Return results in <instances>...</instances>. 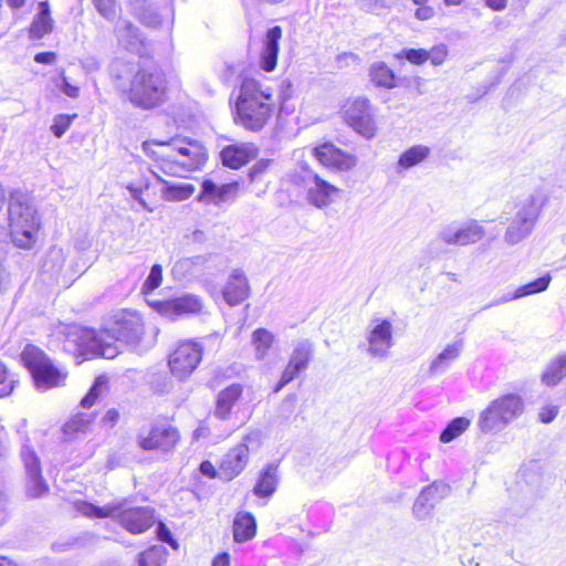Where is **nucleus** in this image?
Instances as JSON below:
<instances>
[{
    "label": "nucleus",
    "mask_w": 566,
    "mask_h": 566,
    "mask_svg": "<svg viewBox=\"0 0 566 566\" xmlns=\"http://www.w3.org/2000/svg\"><path fill=\"white\" fill-rule=\"evenodd\" d=\"M429 155L430 148L428 146L415 145L400 155L398 165L405 169H408L422 163Z\"/></svg>",
    "instance_id": "4c0bfd02"
},
{
    "label": "nucleus",
    "mask_w": 566,
    "mask_h": 566,
    "mask_svg": "<svg viewBox=\"0 0 566 566\" xmlns=\"http://www.w3.org/2000/svg\"><path fill=\"white\" fill-rule=\"evenodd\" d=\"M73 506L80 515L88 518H113L115 512V503L98 506L91 502L78 500L74 502Z\"/></svg>",
    "instance_id": "c9c22d12"
},
{
    "label": "nucleus",
    "mask_w": 566,
    "mask_h": 566,
    "mask_svg": "<svg viewBox=\"0 0 566 566\" xmlns=\"http://www.w3.org/2000/svg\"><path fill=\"white\" fill-rule=\"evenodd\" d=\"M0 566H18V564L6 556H0Z\"/></svg>",
    "instance_id": "0e129e2a"
},
{
    "label": "nucleus",
    "mask_w": 566,
    "mask_h": 566,
    "mask_svg": "<svg viewBox=\"0 0 566 566\" xmlns=\"http://www.w3.org/2000/svg\"><path fill=\"white\" fill-rule=\"evenodd\" d=\"M205 354L203 345L196 339H181L167 356V366L172 377L188 379L199 367Z\"/></svg>",
    "instance_id": "9b49d317"
},
{
    "label": "nucleus",
    "mask_w": 566,
    "mask_h": 566,
    "mask_svg": "<svg viewBox=\"0 0 566 566\" xmlns=\"http://www.w3.org/2000/svg\"><path fill=\"white\" fill-rule=\"evenodd\" d=\"M256 534L255 517L249 512L237 513L233 521V539L243 543L252 539Z\"/></svg>",
    "instance_id": "2f4dec72"
},
{
    "label": "nucleus",
    "mask_w": 566,
    "mask_h": 566,
    "mask_svg": "<svg viewBox=\"0 0 566 566\" xmlns=\"http://www.w3.org/2000/svg\"><path fill=\"white\" fill-rule=\"evenodd\" d=\"M558 415V407L557 406H545L542 408V410L538 413V418L541 422L543 423H549L552 422Z\"/></svg>",
    "instance_id": "4d7b16f0"
},
{
    "label": "nucleus",
    "mask_w": 566,
    "mask_h": 566,
    "mask_svg": "<svg viewBox=\"0 0 566 566\" xmlns=\"http://www.w3.org/2000/svg\"><path fill=\"white\" fill-rule=\"evenodd\" d=\"M311 155L323 168L334 174L352 172L358 166V157L333 140L316 143L311 148Z\"/></svg>",
    "instance_id": "f8f14e48"
},
{
    "label": "nucleus",
    "mask_w": 566,
    "mask_h": 566,
    "mask_svg": "<svg viewBox=\"0 0 566 566\" xmlns=\"http://www.w3.org/2000/svg\"><path fill=\"white\" fill-rule=\"evenodd\" d=\"M446 275L453 282H460L459 275L452 272H447Z\"/></svg>",
    "instance_id": "338daca9"
},
{
    "label": "nucleus",
    "mask_w": 566,
    "mask_h": 566,
    "mask_svg": "<svg viewBox=\"0 0 566 566\" xmlns=\"http://www.w3.org/2000/svg\"><path fill=\"white\" fill-rule=\"evenodd\" d=\"M181 442L180 429L172 418L161 417L151 420L136 436V444L144 452L172 453Z\"/></svg>",
    "instance_id": "0eeeda50"
},
{
    "label": "nucleus",
    "mask_w": 566,
    "mask_h": 566,
    "mask_svg": "<svg viewBox=\"0 0 566 566\" xmlns=\"http://www.w3.org/2000/svg\"><path fill=\"white\" fill-rule=\"evenodd\" d=\"M493 11H502L507 7L509 0H483Z\"/></svg>",
    "instance_id": "052dcab7"
},
{
    "label": "nucleus",
    "mask_w": 566,
    "mask_h": 566,
    "mask_svg": "<svg viewBox=\"0 0 566 566\" xmlns=\"http://www.w3.org/2000/svg\"><path fill=\"white\" fill-rule=\"evenodd\" d=\"M566 377V353L556 356L541 376L547 387L558 385Z\"/></svg>",
    "instance_id": "f704fd0d"
},
{
    "label": "nucleus",
    "mask_w": 566,
    "mask_h": 566,
    "mask_svg": "<svg viewBox=\"0 0 566 566\" xmlns=\"http://www.w3.org/2000/svg\"><path fill=\"white\" fill-rule=\"evenodd\" d=\"M211 566H231V557L228 552L219 553L212 560Z\"/></svg>",
    "instance_id": "bf43d9fd"
},
{
    "label": "nucleus",
    "mask_w": 566,
    "mask_h": 566,
    "mask_svg": "<svg viewBox=\"0 0 566 566\" xmlns=\"http://www.w3.org/2000/svg\"><path fill=\"white\" fill-rule=\"evenodd\" d=\"M196 191L191 184L167 185L164 190V197L168 201H182L189 199Z\"/></svg>",
    "instance_id": "79ce46f5"
},
{
    "label": "nucleus",
    "mask_w": 566,
    "mask_h": 566,
    "mask_svg": "<svg viewBox=\"0 0 566 566\" xmlns=\"http://www.w3.org/2000/svg\"><path fill=\"white\" fill-rule=\"evenodd\" d=\"M7 3L11 9H20L25 4V0H7Z\"/></svg>",
    "instance_id": "e2e57ef3"
},
{
    "label": "nucleus",
    "mask_w": 566,
    "mask_h": 566,
    "mask_svg": "<svg viewBox=\"0 0 566 566\" xmlns=\"http://www.w3.org/2000/svg\"><path fill=\"white\" fill-rule=\"evenodd\" d=\"M428 61L434 65H442L449 57V49L447 44L439 43L427 50Z\"/></svg>",
    "instance_id": "de8ad7c7"
},
{
    "label": "nucleus",
    "mask_w": 566,
    "mask_h": 566,
    "mask_svg": "<svg viewBox=\"0 0 566 566\" xmlns=\"http://www.w3.org/2000/svg\"><path fill=\"white\" fill-rule=\"evenodd\" d=\"M368 352L373 356H385L394 345L392 324L389 319H375L368 332Z\"/></svg>",
    "instance_id": "aec40b11"
},
{
    "label": "nucleus",
    "mask_w": 566,
    "mask_h": 566,
    "mask_svg": "<svg viewBox=\"0 0 566 566\" xmlns=\"http://www.w3.org/2000/svg\"><path fill=\"white\" fill-rule=\"evenodd\" d=\"M151 307L163 316L175 318L184 315L201 313L203 302L201 297L197 295L186 294L178 297L153 302Z\"/></svg>",
    "instance_id": "a211bd4d"
},
{
    "label": "nucleus",
    "mask_w": 566,
    "mask_h": 566,
    "mask_svg": "<svg viewBox=\"0 0 566 566\" xmlns=\"http://www.w3.org/2000/svg\"><path fill=\"white\" fill-rule=\"evenodd\" d=\"M285 401L286 402H291L292 408H294L295 407V402H296V396L295 395H290V396L286 397Z\"/></svg>",
    "instance_id": "774afa93"
},
{
    "label": "nucleus",
    "mask_w": 566,
    "mask_h": 566,
    "mask_svg": "<svg viewBox=\"0 0 566 566\" xmlns=\"http://www.w3.org/2000/svg\"><path fill=\"white\" fill-rule=\"evenodd\" d=\"M220 155L226 167L240 169L256 157L258 149L251 144H234L226 146Z\"/></svg>",
    "instance_id": "bb28decb"
},
{
    "label": "nucleus",
    "mask_w": 566,
    "mask_h": 566,
    "mask_svg": "<svg viewBox=\"0 0 566 566\" xmlns=\"http://www.w3.org/2000/svg\"><path fill=\"white\" fill-rule=\"evenodd\" d=\"M168 551L159 545H151L140 552L137 557V566H165Z\"/></svg>",
    "instance_id": "e433bc0d"
},
{
    "label": "nucleus",
    "mask_w": 566,
    "mask_h": 566,
    "mask_svg": "<svg viewBox=\"0 0 566 566\" xmlns=\"http://www.w3.org/2000/svg\"><path fill=\"white\" fill-rule=\"evenodd\" d=\"M343 123L357 135L373 139L378 134L375 107L367 96H355L344 101L339 108Z\"/></svg>",
    "instance_id": "6e6552de"
},
{
    "label": "nucleus",
    "mask_w": 566,
    "mask_h": 566,
    "mask_svg": "<svg viewBox=\"0 0 566 566\" xmlns=\"http://www.w3.org/2000/svg\"><path fill=\"white\" fill-rule=\"evenodd\" d=\"M541 208L542 205L534 199L521 208L505 232V238L510 243L518 242L531 232L539 216Z\"/></svg>",
    "instance_id": "6ab92c4d"
},
{
    "label": "nucleus",
    "mask_w": 566,
    "mask_h": 566,
    "mask_svg": "<svg viewBox=\"0 0 566 566\" xmlns=\"http://www.w3.org/2000/svg\"><path fill=\"white\" fill-rule=\"evenodd\" d=\"M56 59L55 52H39L34 55V61L39 64H53Z\"/></svg>",
    "instance_id": "13d9d810"
},
{
    "label": "nucleus",
    "mask_w": 566,
    "mask_h": 566,
    "mask_svg": "<svg viewBox=\"0 0 566 566\" xmlns=\"http://www.w3.org/2000/svg\"><path fill=\"white\" fill-rule=\"evenodd\" d=\"M120 420V411L117 408H108L101 417V426L106 429L115 428Z\"/></svg>",
    "instance_id": "09e8293b"
},
{
    "label": "nucleus",
    "mask_w": 566,
    "mask_h": 566,
    "mask_svg": "<svg viewBox=\"0 0 566 566\" xmlns=\"http://www.w3.org/2000/svg\"><path fill=\"white\" fill-rule=\"evenodd\" d=\"M280 113L273 87L253 77H244L239 85L232 107L233 123L244 130H262Z\"/></svg>",
    "instance_id": "f03ea898"
},
{
    "label": "nucleus",
    "mask_w": 566,
    "mask_h": 566,
    "mask_svg": "<svg viewBox=\"0 0 566 566\" xmlns=\"http://www.w3.org/2000/svg\"><path fill=\"white\" fill-rule=\"evenodd\" d=\"M113 520L130 534H143L157 522L156 510L147 505H130L127 501L115 502Z\"/></svg>",
    "instance_id": "4468645a"
},
{
    "label": "nucleus",
    "mask_w": 566,
    "mask_h": 566,
    "mask_svg": "<svg viewBox=\"0 0 566 566\" xmlns=\"http://www.w3.org/2000/svg\"><path fill=\"white\" fill-rule=\"evenodd\" d=\"M282 36L283 29L280 25H274L265 32L260 53V67L264 72L270 73L276 69Z\"/></svg>",
    "instance_id": "5701e85b"
},
{
    "label": "nucleus",
    "mask_w": 566,
    "mask_h": 566,
    "mask_svg": "<svg viewBox=\"0 0 566 566\" xmlns=\"http://www.w3.org/2000/svg\"><path fill=\"white\" fill-rule=\"evenodd\" d=\"M109 387L111 377L107 374L97 375L87 392L81 398L80 406L83 409H91L96 405L103 394L109 390Z\"/></svg>",
    "instance_id": "473e14b6"
},
{
    "label": "nucleus",
    "mask_w": 566,
    "mask_h": 566,
    "mask_svg": "<svg viewBox=\"0 0 566 566\" xmlns=\"http://www.w3.org/2000/svg\"><path fill=\"white\" fill-rule=\"evenodd\" d=\"M102 331L106 343L120 349V343L136 344L143 338L145 322L138 312L124 308L113 314Z\"/></svg>",
    "instance_id": "1a4fd4ad"
},
{
    "label": "nucleus",
    "mask_w": 566,
    "mask_h": 566,
    "mask_svg": "<svg viewBox=\"0 0 566 566\" xmlns=\"http://www.w3.org/2000/svg\"><path fill=\"white\" fill-rule=\"evenodd\" d=\"M9 289V281L7 279L6 272L2 268H0V292H4Z\"/></svg>",
    "instance_id": "680f3d73"
},
{
    "label": "nucleus",
    "mask_w": 566,
    "mask_h": 566,
    "mask_svg": "<svg viewBox=\"0 0 566 566\" xmlns=\"http://www.w3.org/2000/svg\"><path fill=\"white\" fill-rule=\"evenodd\" d=\"M97 412L76 411L72 413L61 426L63 440L72 442L87 434L96 420Z\"/></svg>",
    "instance_id": "4be33fe9"
},
{
    "label": "nucleus",
    "mask_w": 566,
    "mask_h": 566,
    "mask_svg": "<svg viewBox=\"0 0 566 566\" xmlns=\"http://www.w3.org/2000/svg\"><path fill=\"white\" fill-rule=\"evenodd\" d=\"M397 60H407L412 65H422L428 62L427 50L419 48H406L395 54Z\"/></svg>",
    "instance_id": "37998d69"
},
{
    "label": "nucleus",
    "mask_w": 566,
    "mask_h": 566,
    "mask_svg": "<svg viewBox=\"0 0 566 566\" xmlns=\"http://www.w3.org/2000/svg\"><path fill=\"white\" fill-rule=\"evenodd\" d=\"M292 184L295 187H306V200L315 208L323 209L332 205L334 199L340 193V189L323 178L318 172L307 168L303 175L297 174L292 177Z\"/></svg>",
    "instance_id": "ddd939ff"
},
{
    "label": "nucleus",
    "mask_w": 566,
    "mask_h": 566,
    "mask_svg": "<svg viewBox=\"0 0 566 566\" xmlns=\"http://www.w3.org/2000/svg\"><path fill=\"white\" fill-rule=\"evenodd\" d=\"M417 6L415 15L418 20L426 21L434 15V9L429 4V0H412Z\"/></svg>",
    "instance_id": "3c124183"
},
{
    "label": "nucleus",
    "mask_w": 566,
    "mask_h": 566,
    "mask_svg": "<svg viewBox=\"0 0 566 566\" xmlns=\"http://www.w3.org/2000/svg\"><path fill=\"white\" fill-rule=\"evenodd\" d=\"M157 537L159 541L169 544L174 549L179 547V544L172 536L170 528L161 521H159L157 524Z\"/></svg>",
    "instance_id": "603ef678"
},
{
    "label": "nucleus",
    "mask_w": 566,
    "mask_h": 566,
    "mask_svg": "<svg viewBox=\"0 0 566 566\" xmlns=\"http://www.w3.org/2000/svg\"><path fill=\"white\" fill-rule=\"evenodd\" d=\"M163 283V266L160 264H154L150 272L143 283L142 293L147 295L158 289Z\"/></svg>",
    "instance_id": "a18cd8bd"
},
{
    "label": "nucleus",
    "mask_w": 566,
    "mask_h": 566,
    "mask_svg": "<svg viewBox=\"0 0 566 566\" xmlns=\"http://www.w3.org/2000/svg\"><path fill=\"white\" fill-rule=\"evenodd\" d=\"M272 165V159H261L256 161L250 169V179L252 181L261 180L262 176L269 171Z\"/></svg>",
    "instance_id": "8fccbe9b"
},
{
    "label": "nucleus",
    "mask_w": 566,
    "mask_h": 566,
    "mask_svg": "<svg viewBox=\"0 0 566 566\" xmlns=\"http://www.w3.org/2000/svg\"><path fill=\"white\" fill-rule=\"evenodd\" d=\"M277 483V464L268 463L256 479L253 493L261 499L270 497L275 492Z\"/></svg>",
    "instance_id": "c756f323"
},
{
    "label": "nucleus",
    "mask_w": 566,
    "mask_h": 566,
    "mask_svg": "<svg viewBox=\"0 0 566 566\" xmlns=\"http://www.w3.org/2000/svg\"><path fill=\"white\" fill-rule=\"evenodd\" d=\"M97 12L106 20L113 21L120 11L118 0H91Z\"/></svg>",
    "instance_id": "c03bdc74"
},
{
    "label": "nucleus",
    "mask_w": 566,
    "mask_h": 566,
    "mask_svg": "<svg viewBox=\"0 0 566 566\" xmlns=\"http://www.w3.org/2000/svg\"><path fill=\"white\" fill-rule=\"evenodd\" d=\"M8 235L14 247L21 250L33 249L40 238L41 218L30 201L21 193H11L8 202Z\"/></svg>",
    "instance_id": "20e7f679"
},
{
    "label": "nucleus",
    "mask_w": 566,
    "mask_h": 566,
    "mask_svg": "<svg viewBox=\"0 0 566 566\" xmlns=\"http://www.w3.org/2000/svg\"><path fill=\"white\" fill-rule=\"evenodd\" d=\"M199 472L208 478V479H219L221 480V470L220 465L216 467V464L210 460H202L199 464Z\"/></svg>",
    "instance_id": "864d4df0"
},
{
    "label": "nucleus",
    "mask_w": 566,
    "mask_h": 566,
    "mask_svg": "<svg viewBox=\"0 0 566 566\" xmlns=\"http://www.w3.org/2000/svg\"><path fill=\"white\" fill-rule=\"evenodd\" d=\"M61 77H62V87H61L62 92L71 98H77L80 96V92H81L80 86L71 84L69 82L67 77L65 76L64 71H62Z\"/></svg>",
    "instance_id": "6e6d98bb"
},
{
    "label": "nucleus",
    "mask_w": 566,
    "mask_h": 566,
    "mask_svg": "<svg viewBox=\"0 0 566 566\" xmlns=\"http://www.w3.org/2000/svg\"><path fill=\"white\" fill-rule=\"evenodd\" d=\"M18 384L17 375L0 359V398L9 397Z\"/></svg>",
    "instance_id": "a19ab883"
},
{
    "label": "nucleus",
    "mask_w": 566,
    "mask_h": 566,
    "mask_svg": "<svg viewBox=\"0 0 566 566\" xmlns=\"http://www.w3.org/2000/svg\"><path fill=\"white\" fill-rule=\"evenodd\" d=\"M368 78L370 84L379 90L390 91L399 87L401 84V77L384 61H377L370 64Z\"/></svg>",
    "instance_id": "a878e982"
},
{
    "label": "nucleus",
    "mask_w": 566,
    "mask_h": 566,
    "mask_svg": "<svg viewBox=\"0 0 566 566\" xmlns=\"http://www.w3.org/2000/svg\"><path fill=\"white\" fill-rule=\"evenodd\" d=\"M22 366L30 373L36 388L51 389L64 386L69 373L57 366L40 346L29 343L20 353Z\"/></svg>",
    "instance_id": "423d86ee"
},
{
    "label": "nucleus",
    "mask_w": 566,
    "mask_h": 566,
    "mask_svg": "<svg viewBox=\"0 0 566 566\" xmlns=\"http://www.w3.org/2000/svg\"><path fill=\"white\" fill-rule=\"evenodd\" d=\"M484 234L483 229L476 223L467 224L455 231H448L442 234L447 244L468 245L479 241Z\"/></svg>",
    "instance_id": "7c9ffc66"
},
{
    "label": "nucleus",
    "mask_w": 566,
    "mask_h": 566,
    "mask_svg": "<svg viewBox=\"0 0 566 566\" xmlns=\"http://www.w3.org/2000/svg\"><path fill=\"white\" fill-rule=\"evenodd\" d=\"M251 294V287L245 273L242 270H234L226 282L222 295L230 306L240 305Z\"/></svg>",
    "instance_id": "b1692460"
},
{
    "label": "nucleus",
    "mask_w": 566,
    "mask_h": 566,
    "mask_svg": "<svg viewBox=\"0 0 566 566\" xmlns=\"http://www.w3.org/2000/svg\"><path fill=\"white\" fill-rule=\"evenodd\" d=\"M39 7V13L33 17L28 28V38L33 42L40 41L45 35L50 34L54 25L49 2L42 1Z\"/></svg>",
    "instance_id": "cd10ccee"
},
{
    "label": "nucleus",
    "mask_w": 566,
    "mask_h": 566,
    "mask_svg": "<svg viewBox=\"0 0 566 566\" xmlns=\"http://www.w3.org/2000/svg\"><path fill=\"white\" fill-rule=\"evenodd\" d=\"M126 188L145 209L153 211L156 208L159 195L155 185L149 181H133Z\"/></svg>",
    "instance_id": "c85d7f7f"
},
{
    "label": "nucleus",
    "mask_w": 566,
    "mask_h": 566,
    "mask_svg": "<svg viewBox=\"0 0 566 566\" xmlns=\"http://www.w3.org/2000/svg\"><path fill=\"white\" fill-rule=\"evenodd\" d=\"M524 411V400L517 394H505L493 399L480 413L478 424L489 433L509 424Z\"/></svg>",
    "instance_id": "9d476101"
},
{
    "label": "nucleus",
    "mask_w": 566,
    "mask_h": 566,
    "mask_svg": "<svg viewBox=\"0 0 566 566\" xmlns=\"http://www.w3.org/2000/svg\"><path fill=\"white\" fill-rule=\"evenodd\" d=\"M239 193L240 182L237 180L218 186L212 180L205 179L201 182L199 200L220 206L226 202L234 201L239 197Z\"/></svg>",
    "instance_id": "412c9836"
},
{
    "label": "nucleus",
    "mask_w": 566,
    "mask_h": 566,
    "mask_svg": "<svg viewBox=\"0 0 566 566\" xmlns=\"http://www.w3.org/2000/svg\"><path fill=\"white\" fill-rule=\"evenodd\" d=\"M251 344L258 359H264L272 350L275 344V336L264 327H259L252 332Z\"/></svg>",
    "instance_id": "72a5a7b5"
},
{
    "label": "nucleus",
    "mask_w": 566,
    "mask_h": 566,
    "mask_svg": "<svg viewBox=\"0 0 566 566\" xmlns=\"http://www.w3.org/2000/svg\"><path fill=\"white\" fill-rule=\"evenodd\" d=\"M552 276L548 273L537 277L536 280L518 286L514 292V298L544 292L548 289Z\"/></svg>",
    "instance_id": "58836bf2"
},
{
    "label": "nucleus",
    "mask_w": 566,
    "mask_h": 566,
    "mask_svg": "<svg viewBox=\"0 0 566 566\" xmlns=\"http://www.w3.org/2000/svg\"><path fill=\"white\" fill-rule=\"evenodd\" d=\"M314 357L313 345L308 342L297 344L285 365L280 379L273 387L274 392L281 391L286 385L296 379L301 373L305 371Z\"/></svg>",
    "instance_id": "dca6fc26"
},
{
    "label": "nucleus",
    "mask_w": 566,
    "mask_h": 566,
    "mask_svg": "<svg viewBox=\"0 0 566 566\" xmlns=\"http://www.w3.org/2000/svg\"><path fill=\"white\" fill-rule=\"evenodd\" d=\"M260 3L269 4V6H280L287 2V0H258Z\"/></svg>",
    "instance_id": "69168bd1"
},
{
    "label": "nucleus",
    "mask_w": 566,
    "mask_h": 566,
    "mask_svg": "<svg viewBox=\"0 0 566 566\" xmlns=\"http://www.w3.org/2000/svg\"><path fill=\"white\" fill-rule=\"evenodd\" d=\"M77 117V114H59L54 117L53 124L50 129L56 138H61L67 129L71 127L73 120Z\"/></svg>",
    "instance_id": "49530a36"
},
{
    "label": "nucleus",
    "mask_w": 566,
    "mask_h": 566,
    "mask_svg": "<svg viewBox=\"0 0 566 566\" xmlns=\"http://www.w3.org/2000/svg\"><path fill=\"white\" fill-rule=\"evenodd\" d=\"M250 440L251 438L245 436L239 443L233 446L223 454L219 461L221 481H232L245 470L250 460Z\"/></svg>",
    "instance_id": "f3484780"
},
{
    "label": "nucleus",
    "mask_w": 566,
    "mask_h": 566,
    "mask_svg": "<svg viewBox=\"0 0 566 566\" xmlns=\"http://www.w3.org/2000/svg\"><path fill=\"white\" fill-rule=\"evenodd\" d=\"M458 354L459 348L455 345H449L443 349V352L438 356V358L433 360L431 369H438L444 359H454L458 356Z\"/></svg>",
    "instance_id": "5fc2aeb1"
},
{
    "label": "nucleus",
    "mask_w": 566,
    "mask_h": 566,
    "mask_svg": "<svg viewBox=\"0 0 566 566\" xmlns=\"http://www.w3.org/2000/svg\"><path fill=\"white\" fill-rule=\"evenodd\" d=\"M470 426V420L464 417L452 419L440 434L442 443H449L460 437Z\"/></svg>",
    "instance_id": "ea45409f"
},
{
    "label": "nucleus",
    "mask_w": 566,
    "mask_h": 566,
    "mask_svg": "<svg viewBox=\"0 0 566 566\" xmlns=\"http://www.w3.org/2000/svg\"><path fill=\"white\" fill-rule=\"evenodd\" d=\"M22 461L25 470L24 494L29 500H38L50 493L41 461L35 451L27 449L22 452Z\"/></svg>",
    "instance_id": "2eb2a0df"
},
{
    "label": "nucleus",
    "mask_w": 566,
    "mask_h": 566,
    "mask_svg": "<svg viewBox=\"0 0 566 566\" xmlns=\"http://www.w3.org/2000/svg\"><path fill=\"white\" fill-rule=\"evenodd\" d=\"M168 81L158 67L139 69L126 91L127 98L136 107L153 109L167 99Z\"/></svg>",
    "instance_id": "39448f33"
},
{
    "label": "nucleus",
    "mask_w": 566,
    "mask_h": 566,
    "mask_svg": "<svg viewBox=\"0 0 566 566\" xmlns=\"http://www.w3.org/2000/svg\"><path fill=\"white\" fill-rule=\"evenodd\" d=\"M244 386L240 382H233L221 389L214 401L213 415L220 420H228L234 406L242 399Z\"/></svg>",
    "instance_id": "393cba45"
},
{
    "label": "nucleus",
    "mask_w": 566,
    "mask_h": 566,
    "mask_svg": "<svg viewBox=\"0 0 566 566\" xmlns=\"http://www.w3.org/2000/svg\"><path fill=\"white\" fill-rule=\"evenodd\" d=\"M142 150L155 168L172 177L200 170L209 160V150L200 139L182 135L145 140Z\"/></svg>",
    "instance_id": "f257e3e1"
},
{
    "label": "nucleus",
    "mask_w": 566,
    "mask_h": 566,
    "mask_svg": "<svg viewBox=\"0 0 566 566\" xmlns=\"http://www.w3.org/2000/svg\"><path fill=\"white\" fill-rule=\"evenodd\" d=\"M53 336L62 349L73 356L77 364L105 358L113 359L120 349L106 343L102 328L96 329L80 324H61L55 327Z\"/></svg>",
    "instance_id": "7ed1b4c3"
}]
</instances>
